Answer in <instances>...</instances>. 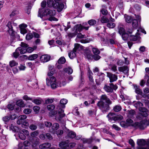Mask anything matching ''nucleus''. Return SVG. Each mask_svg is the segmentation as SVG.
Returning a JSON list of instances; mask_svg holds the SVG:
<instances>
[{
	"instance_id": "f257e3e1",
	"label": "nucleus",
	"mask_w": 149,
	"mask_h": 149,
	"mask_svg": "<svg viewBox=\"0 0 149 149\" xmlns=\"http://www.w3.org/2000/svg\"><path fill=\"white\" fill-rule=\"evenodd\" d=\"M21 47H18L15 50V52L13 53L14 57L17 58L20 54H23L26 52L31 53L37 48L36 46H34L33 47H28L29 45L26 44L22 42L20 44Z\"/></svg>"
},
{
	"instance_id": "f03ea898",
	"label": "nucleus",
	"mask_w": 149,
	"mask_h": 149,
	"mask_svg": "<svg viewBox=\"0 0 149 149\" xmlns=\"http://www.w3.org/2000/svg\"><path fill=\"white\" fill-rule=\"evenodd\" d=\"M67 103V100L65 99H61L60 101V104L57 107L56 112V115L55 118L57 120L63 123V126H65V122H62V118L65 116L64 113V110L62 108H64L65 105Z\"/></svg>"
},
{
	"instance_id": "7ed1b4c3",
	"label": "nucleus",
	"mask_w": 149,
	"mask_h": 149,
	"mask_svg": "<svg viewBox=\"0 0 149 149\" xmlns=\"http://www.w3.org/2000/svg\"><path fill=\"white\" fill-rule=\"evenodd\" d=\"M112 102L106 95H102L100 101L97 103V106L102 111H106L109 109V105Z\"/></svg>"
},
{
	"instance_id": "20e7f679",
	"label": "nucleus",
	"mask_w": 149,
	"mask_h": 149,
	"mask_svg": "<svg viewBox=\"0 0 149 149\" xmlns=\"http://www.w3.org/2000/svg\"><path fill=\"white\" fill-rule=\"evenodd\" d=\"M43 10V8L39 10L38 11V16L41 18L44 15L49 16L50 17L49 18V20L50 21H57L58 19L55 17H53L55 14V11L54 10H50L49 9L45 10L44 12L42 13L41 12Z\"/></svg>"
},
{
	"instance_id": "39448f33",
	"label": "nucleus",
	"mask_w": 149,
	"mask_h": 149,
	"mask_svg": "<svg viewBox=\"0 0 149 149\" xmlns=\"http://www.w3.org/2000/svg\"><path fill=\"white\" fill-rule=\"evenodd\" d=\"M38 134L39 133L37 131H35L31 134V138L30 139V141L31 146L33 147H36L39 143V139L36 137Z\"/></svg>"
},
{
	"instance_id": "423d86ee",
	"label": "nucleus",
	"mask_w": 149,
	"mask_h": 149,
	"mask_svg": "<svg viewBox=\"0 0 149 149\" xmlns=\"http://www.w3.org/2000/svg\"><path fill=\"white\" fill-rule=\"evenodd\" d=\"M46 80L47 85L48 86H50L52 88L55 89L58 86L56 79L54 76L51 77L49 79L47 78Z\"/></svg>"
},
{
	"instance_id": "0eeeda50",
	"label": "nucleus",
	"mask_w": 149,
	"mask_h": 149,
	"mask_svg": "<svg viewBox=\"0 0 149 149\" xmlns=\"http://www.w3.org/2000/svg\"><path fill=\"white\" fill-rule=\"evenodd\" d=\"M6 26L8 28V33L11 36L13 37L15 35V32L13 29V26H17V24L14 22H9Z\"/></svg>"
},
{
	"instance_id": "6e6552de",
	"label": "nucleus",
	"mask_w": 149,
	"mask_h": 149,
	"mask_svg": "<svg viewBox=\"0 0 149 149\" xmlns=\"http://www.w3.org/2000/svg\"><path fill=\"white\" fill-rule=\"evenodd\" d=\"M89 26H84L81 24H77L75 25L72 29V31L73 32H75L76 33H78V32H81L83 29H85L86 30L88 29Z\"/></svg>"
},
{
	"instance_id": "1a4fd4ad",
	"label": "nucleus",
	"mask_w": 149,
	"mask_h": 149,
	"mask_svg": "<svg viewBox=\"0 0 149 149\" xmlns=\"http://www.w3.org/2000/svg\"><path fill=\"white\" fill-rule=\"evenodd\" d=\"M117 88V86L114 85L112 83H111L109 84V85H105L104 87V89L107 92L110 93H112L113 90H116Z\"/></svg>"
},
{
	"instance_id": "9d476101",
	"label": "nucleus",
	"mask_w": 149,
	"mask_h": 149,
	"mask_svg": "<svg viewBox=\"0 0 149 149\" xmlns=\"http://www.w3.org/2000/svg\"><path fill=\"white\" fill-rule=\"evenodd\" d=\"M107 76L109 79L111 83L116 81L118 79V76L110 72H107Z\"/></svg>"
},
{
	"instance_id": "9b49d317",
	"label": "nucleus",
	"mask_w": 149,
	"mask_h": 149,
	"mask_svg": "<svg viewBox=\"0 0 149 149\" xmlns=\"http://www.w3.org/2000/svg\"><path fill=\"white\" fill-rule=\"evenodd\" d=\"M135 15V17L137 19H133L132 21V27L134 28H136L138 26V22L137 20H138L139 22H140L141 17L139 15Z\"/></svg>"
},
{
	"instance_id": "f8f14e48",
	"label": "nucleus",
	"mask_w": 149,
	"mask_h": 149,
	"mask_svg": "<svg viewBox=\"0 0 149 149\" xmlns=\"http://www.w3.org/2000/svg\"><path fill=\"white\" fill-rule=\"evenodd\" d=\"M93 141H95L99 142L100 140L99 139H96L95 137H91L89 139H83L82 140L83 142L84 143H87L88 144L91 143Z\"/></svg>"
},
{
	"instance_id": "ddd939ff",
	"label": "nucleus",
	"mask_w": 149,
	"mask_h": 149,
	"mask_svg": "<svg viewBox=\"0 0 149 149\" xmlns=\"http://www.w3.org/2000/svg\"><path fill=\"white\" fill-rule=\"evenodd\" d=\"M64 5L63 3H55L54 5V8L57 9L58 12H61L64 8Z\"/></svg>"
},
{
	"instance_id": "4468645a",
	"label": "nucleus",
	"mask_w": 149,
	"mask_h": 149,
	"mask_svg": "<svg viewBox=\"0 0 149 149\" xmlns=\"http://www.w3.org/2000/svg\"><path fill=\"white\" fill-rule=\"evenodd\" d=\"M59 146L62 148L69 149V142L68 141H62L59 144Z\"/></svg>"
},
{
	"instance_id": "2eb2a0df",
	"label": "nucleus",
	"mask_w": 149,
	"mask_h": 149,
	"mask_svg": "<svg viewBox=\"0 0 149 149\" xmlns=\"http://www.w3.org/2000/svg\"><path fill=\"white\" fill-rule=\"evenodd\" d=\"M59 125L58 123H54L52 125L51 129H50V131L53 133H55L56 130L59 128Z\"/></svg>"
},
{
	"instance_id": "dca6fc26",
	"label": "nucleus",
	"mask_w": 149,
	"mask_h": 149,
	"mask_svg": "<svg viewBox=\"0 0 149 149\" xmlns=\"http://www.w3.org/2000/svg\"><path fill=\"white\" fill-rule=\"evenodd\" d=\"M148 140H149V139L148 140L147 142H146L143 139H138L137 143L139 146H143L146 144L148 147H149V145L148 143Z\"/></svg>"
},
{
	"instance_id": "f3484780",
	"label": "nucleus",
	"mask_w": 149,
	"mask_h": 149,
	"mask_svg": "<svg viewBox=\"0 0 149 149\" xmlns=\"http://www.w3.org/2000/svg\"><path fill=\"white\" fill-rule=\"evenodd\" d=\"M140 112V114L143 117H146L148 116V110L143 107H140L139 109Z\"/></svg>"
},
{
	"instance_id": "a211bd4d",
	"label": "nucleus",
	"mask_w": 149,
	"mask_h": 149,
	"mask_svg": "<svg viewBox=\"0 0 149 149\" xmlns=\"http://www.w3.org/2000/svg\"><path fill=\"white\" fill-rule=\"evenodd\" d=\"M50 58V56L45 54L42 55L40 58V61L42 62H46L48 61Z\"/></svg>"
},
{
	"instance_id": "6ab92c4d",
	"label": "nucleus",
	"mask_w": 149,
	"mask_h": 149,
	"mask_svg": "<svg viewBox=\"0 0 149 149\" xmlns=\"http://www.w3.org/2000/svg\"><path fill=\"white\" fill-rule=\"evenodd\" d=\"M118 33L121 35L125 33V30L123 27V24L121 23H119L118 26Z\"/></svg>"
},
{
	"instance_id": "aec40b11",
	"label": "nucleus",
	"mask_w": 149,
	"mask_h": 149,
	"mask_svg": "<svg viewBox=\"0 0 149 149\" xmlns=\"http://www.w3.org/2000/svg\"><path fill=\"white\" fill-rule=\"evenodd\" d=\"M118 70L119 71L123 72L125 74H127L129 70L128 67L125 66L118 67Z\"/></svg>"
},
{
	"instance_id": "412c9836",
	"label": "nucleus",
	"mask_w": 149,
	"mask_h": 149,
	"mask_svg": "<svg viewBox=\"0 0 149 149\" xmlns=\"http://www.w3.org/2000/svg\"><path fill=\"white\" fill-rule=\"evenodd\" d=\"M26 118V116L25 115H23L20 116L18 118L17 121V123L18 124H23L24 121L25 119Z\"/></svg>"
},
{
	"instance_id": "4be33fe9",
	"label": "nucleus",
	"mask_w": 149,
	"mask_h": 149,
	"mask_svg": "<svg viewBox=\"0 0 149 149\" xmlns=\"http://www.w3.org/2000/svg\"><path fill=\"white\" fill-rule=\"evenodd\" d=\"M51 146V143H46L39 146V148L40 149L48 148H50Z\"/></svg>"
},
{
	"instance_id": "5701e85b",
	"label": "nucleus",
	"mask_w": 149,
	"mask_h": 149,
	"mask_svg": "<svg viewBox=\"0 0 149 149\" xmlns=\"http://www.w3.org/2000/svg\"><path fill=\"white\" fill-rule=\"evenodd\" d=\"M146 122L145 120H142L139 123H138V126L140 129L143 130L146 127Z\"/></svg>"
},
{
	"instance_id": "b1692460",
	"label": "nucleus",
	"mask_w": 149,
	"mask_h": 149,
	"mask_svg": "<svg viewBox=\"0 0 149 149\" xmlns=\"http://www.w3.org/2000/svg\"><path fill=\"white\" fill-rule=\"evenodd\" d=\"M134 87L135 89V92L136 93L140 95L142 94V91L140 88L139 86H138L136 85H134Z\"/></svg>"
},
{
	"instance_id": "393cba45",
	"label": "nucleus",
	"mask_w": 149,
	"mask_h": 149,
	"mask_svg": "<svg viewBox=\"0 0 149 149\" xmlns=\"http://www.w3.org/2000/svg\"><path fill=\"white\" fill-rule=\"evenodd\" d=\"M64 71L68 73L69 74H71L73 72V70L72 68L70 66L65 68L63 69Z\"/></svg>"
},
{
	"instance_id": "a878e982",
	"label": "nucleus",
	"mask_w": 149,
	"mask_h": 149,
	"mask_svg": "<svg viewBox=\"0 0 149 149\" xmlns=\"http://www.w3.org/2000/svg\"><path fill=\"white\" fill-rule=\"evenodd\" d=\"M106 7L105 5H103L102 6V8L100 12L102 14L104 15H106L108 13V12L106 9Z\"/></svg>"
},
{
	"instance_id": "bb28decb",
	"label": "nucleus",
	"mask_w": 149,
	"mask_h": 149,
	"mask_svg": "<svg viewBox=\"0 0 149 149\" xmlns=\"http://www.w3.org/2000/svg\"><path fill=\"white\" fill-rule=\"evenodd\" d=\"M116 115L114 113H111L107 115V117L109 120H114Z\"/></svg>"
},
{
	"instance_id": "cd10ccee",
	"label": "nucleus",
	"mask_w": 149,
	"mask_h": 149,
	"mask_svg": "<svg viewBox=\"0 0 149 149\" xmlns=\"http://www.w3.org/2000/svg\"><path fill=\"white\" fill-rule=\"evenodd\" d=\"M76 52L73 49L68 53V56L70 59H72L76 56Z\"/></svg>"
},
{
	"instance_id": "c85d7f7f",
	"label": "nucleus",
	"mask_w": 149,
	"mask_h": 149,
	"mask_svg": "<svg viewBox=\"0 0 149 149\" xmlns=\"http://www.w3.org/2000/svg\"><path fill=\"white\" fill-rule=\"evenodd\" d=\"M38 55L37 54H34L30 55L28 57V60L30 61H33L38 58Z\"/></svg>"
},
{
	"instance_id": "c756f323",
	"label": "nucleus",
	"mask_w": 149,
	"mask_h": 149,
	"mask_svg": "<svg viewBox=\"0 0 149 149\" xmlns=\"http://www.w3.org/2000/svg\"><path fill=\"white\" fill-rule=\"evenodd\" d=\"M16 104L20 107H23L25 106L23 101L22 100H20L17 101L16 102Z\"/></svg>"
},
{
	"instance_id": "7c9ffc66",
	"label": "nucleus",
	"mask_w": 149,
	"mask_h": 149,
	"mask_svg": "<svg viewBox=\"0 0 149 149\" xmlns=\"http://www.w3.org/2000/svg\"><path fill=\"white\" fill-rule=\"evenodd\" d=\"M66 62V59L64 57L62 56L60 57L58 61V63L59 64H63Z\"/></svg>"
},
{
	"instance_id": "2f4dec72",
	"label": "nucleus",
	"mask_w": 149,
	"mask_h": 149,
	"mask_svg": "<svg viewBox=\"0 0 149 149\" xmlns=\"http://www.w3.org/2000/svg\"><path fill=\"white\" fill-rule=\"evenodd\" d=\"M67 135L68 137L72 139L75 138L76 136V134L74 132L70 131L68 133Z\"/></svg>"
},
{
	"instance_id": "473e14b6",
	"label": "nucleus",
	"mask_w": 149,
	"mask_h": 149,
	"mask_svg": "<svg viewBox=\"0 0 149 149\" xmlns=\"http://www.w3.org/2000/svg\"><path fill=\"white\" fill-rule=\"evenodd\" d=\"M124 17L125 18L126 21L128 23H130L133 20L131 17L126 15H124Z\"/></svg>"
},
{
	"instance_id": "72a5a7b5",
	"label": "nucleus",
	"mask_w": 149,
	"mask_h": 149,
	"mask_svg": "<svg viewBox=\"0 0 149 149\" xmlns=\"http://www.w3.org/2000/svg\"><path fill=\"white\" fill-rule=\"evenodd\" d=\"M10 130L15 132H18L19 131V129L18 127L14 126L12 124L10 125Z\"/></svg>"
},
{
	"instance_id": "f704fd0d",
	"label": "nucleus",
	"mask_w": 149,
	"mask_h": 149,
	"mask_svg": "<svg viewBox=\"0 0 149 149\" xmlns=\"http://www.w3.org/2000/svg\"><path fill=\"white\" fill-rule=\"evenodd\" d=\"M88 23L90 26H92L95 25L96 24L97 21L95 19H91L88 21Z\"/></svg>"
},
{
	"instance_id": "c9c22d12",
	"label": "nucleus",
	"mask_w": 149,
	"mask_h": 149,
	"mask_svg": "<svg viewBox=\"0 0 149 149\" xmlns=\"http://www.w3.org/2000/svg\"><path fill=\"white\" fill-rule=\"evenodd\" d=\"M122 109L121 107L119 105H115L113 107V110L115 112L120 111Z\"/></svg>"
},
{
	"instance_id": "e433bc0d",
	"label": "nucleus",
	"mask_w": 149,
	"mask_h": 149,
	"mask_svg": "<svg viewBox=\"0 0 149 149\" xmlns=\"http://www.w3.org/2000/svg\"><path fill=\"white\" fill-rule=\"evenodd\" d=\"M55 3L54 1L52 0H48L47 1V4L48 6L49 7H53L54 8V5Z\"/></svg>"
},
{
	"instance_id": "4c0bfd02",
	"label": "nucleus",
	"mask_w": 149,
	"mask_h": 149,
	"mask_svg": "<svg viewBox=\"0 0 149 149\" xmlns=\"http://www.w3.org/2000/svg\"><path fill=\"white\" fill-rule=\"evenodd\" d=\"M117 66L115 65H112L111 66V70L114 72H116V74H119L118 72H116L117 70Z\"/></svg>"
},
{
	"instance_id": "58836bf2",
	"label": "nucleus",
	"mask_w": 149,
	"mask_h": 149,
	"mask_svg": "<svg viewBox=\"0 0 149 149\" xmlns=\"http://www.w3.org/2000/svg\"><path fill=\"white\" fill-rule=\"evenodd\" d=\"M100 21L102 23H104L108 22L109 20L105 16H103L101 17Z\"/></svg>"
},
{
	"instance_id": "ea45409f",
	"label": "nucleus",
	"mask_w": 149,
	"mask_h": 149,
	"mask_svg": "<svg viewBox=\"0 0 149 149\" xmlns=\"http://www.w3.org/2000/svg\"><path fill=\"white\" fill-rule=\"evenodd\" d=\"M132 120L128 118L126 120V123L127 127L132 126Z\"/></svg>"
},
{
	"instance_id": "a19ab883",
	"label": "nucleus",
	"mask_w": 149,
	"mask_h": 149,
	"mask_svg": "<svg viewBox=\"0 0 149 149\" xmlns=\"http://www.w3.org/2000/svg\"><path fill=\"white\" fill-rule=\"evenodd\" d=\"M116 25L115 23L109 22L107 23V26L110 28H113Z\"/></svg>"
},
{
	"instance_id": "79ce46f5",
	"label": "nucleus",
	"mask_w": 149,
	"mask_h": 149,
	"mask_svg": "<svg viewBox=\"0 0 149 149\" xmlns=\"http://www.w3.org/2000/svg\"><path fill=\"white\" fill-rule=\"evenodd\" d=\"M30 121V120L27 119L22 124V127H23V126H24L25 127H28L29 125V123Z\"/></svg>"
},
{
	"instance_id": "37998d69",
	"label": "nucleus",
	"mask_w": 149,
	"mask_h": 149,
	"mask_svg": "<svg viewBox=\"0 0 149 149\" xmlns=\"http://www.w3.org/2000/svg\"><path fill=\"white\" fill-rule=\"evenodd\" d=\"M10 65L11 67H13L17 65L18 63L14 61H10Z\"/></svg>"
},
{
	"instance_id": "c03bdc74",
	"label": "nucleus",
	"mask_w": 149,
	"mask_h": 149,
	"mask_svg": "<svg viewBox=\"0 0 149 149\" xmlns=\"http://www.w3.org/2000/svg\"><path fill=\"white\" fill-rule=\"evenodd\" d=\"M92 74L93 73L92 72H90V71L88 72V75L89 80L91 82H93L94 81L92 76Z\"/></svg>"
},
{
	"instance_id": "a18cd8bd",
	"label": "nucleus",
	"mask_w": 149,
	"mask_h": 149,
	"mask_svg": "<svg viewBox=\"0 0 149 149\" xmlns=\"http://www.w3.org/2000/svg\"><path fill=\"white\" fill-rule=\"evenodd\" d=\"M146 74L145 76V79L148 78L149 77V68H145Z\"/></svg>"
},
{
	"instance_id": "49530a36",
	"label": "nucleus",
	"mask_w": 149,
	"mask_h": 149,
	"mask_svg": "<svg viewBox=\"0 0 149 149\" xmlns=\"http://www.w3.org/2000/svg\"><path fill=\"white\" fill-rule=\"evenodd\" d=\"M55 107V106L53 104H50L47 106V109L50 111L53 110L54 109Z\"/></svg>"
},
{
	"instance_id": "de8ad7c7",
	"label": "nucleus",
	"mask_w": 149,
	"mask_h": 149,
	"mask_svg": "<svg viewBox=\"0 0 149 149\" xmlns=\"http://www.w3.org/2000/svg\"><path fill=\"white\" fill-rule=\"evenodd\" d=\"M123 118V117L120 115H116L114 121H119L121 120Z\"/></svg>"
},
{
	"instance_id": "09e8293b",
	"label": "nucleus",
	"mask_w": 149,
	"mask_h": 149,
	"mask_svg": "<svg viewBox=\"0 0 149 149\" xmlns=\"http://www.w3.org/2000/svg\"><path fill=\"white\" fill-rule=\"evenodd\" d=\"M18 136L19 138L22 140H24L26 138L25 135L22 132H20L19 133Z\"/></svg>"
},
{
	"instance_id": "8fccbe9b",
	"label": "nucleus",
	"mask_w": 149,
	"mask_h": 149,
	"mask_svg": "<svg viewBox=\"0 0 149 149\" xmlns=\"http://www.w3.org/2000/svg\"><path fill=\"white\" fill-rule=\"evenodd\" d=\"M121 36L123 39L124 40H127L129 36L128 35L125 33L121 35Z\"/></svg>"
},
{
	"instance_id": "3c124183",
	"label": "nucleus",
	"mask_w": 149,
	"mask_h": 149,
	"mask_svg": "<svg viewBox=\"0 0 149 149\" xmlns=\"http://www.w3.org/2000/svg\"><path fill=\"white\" fill-rule=\"evenodd\" d=\"M31 101L37 104H40L41 103V101L40 100L38 99L34 100H33L32 99V100Z\"/></svg>"
},
{
	"instance_id": "603ef678",
	"label": "nucleus",
	"mask_w": 149,
	"mask_h": 149,
	"mask_svg": "<svg viewBox=\"0 0 149 149\" xmlns=\"http://www.w3.org/2000/svg\"><path fill=\"white\" fill-rule=\"evenodd\" d=\"M54 101V99L52 98L51 99L48 98L45 101V103L46 104L52 103Z\"/></svg>"
},
{
	"instance_id": "864d4df0",
	"label": "nucleus",
	"mask_w": 149,
	"mask_h": 149,
	"mask_svg": "<svg viewBox=\"0 0 149 149\" xmlns=\"http://www.w3.org/2000/svg\"><path fill=\"white\" fill-rule=\"evenodd\" d=\"M135 112L134 111L132 110L128 111V116L130 118H132Z\"/></svg>"
},
{
	"instance_id": "5fc2aeb1",
	"label": "nucleus",
	"mask_w": 149,
	"mask_h": 149,
	"mask_svg": "<svg viewBox=\"0 0 149 149\" xmlns=\"http://www.w3.org/2000/svg\"><path fill=\"white\" fill-rule=\"evenodd\" d=\"M40 108V107L38 106H35L33 107V109L34 112L37 113L39 112Z\"/></svg>"
},
{
	"instance_id": "6e6d98bb",
	"label": "nucleus",
	"mask_w": 149,
	"mask_h": 149,
	"mask_svg": "<svg viewBox=\"0 0 149 149\" xmlns=\"http://www.w3.org/2000/svg\"><path fill=\"white\" fill-rule=\"evenodd\" d=\"M32 110L30 109H25L24 110V113L26 114H29L31 112Z\"/></svg>"
},
{
	"instance_id": "4d7b16f0",
	"label": "nucleus",
	"mask_w": 149,
	"mask_h": 149,
	"mask_svg": "<svg viewBox=\"0 0 149 149\" xmlns=\"http://www.w3.org/2000/svg\"><path fill=\"white\" fill-rule=\"evenodd\" d=\"M92 52L94 54H99L100 53V51L98 49L95 48H94L92 49Z\"/></svg>"
},
{
	"instance_id": "13d9d810",
	"label": "nucleus",
	"mask_w": 149,
	"mask_h": 149,
	"mask_svg": "<svg viewBox=\"0 0 149 149\" xmlns=\"http://www.w3.org/2000/svg\"><path fill=\"white\" fill-rule=\"evenodd\" d=\"M70 27V23L68 22V24L67 25V26H65L64 25H63L61 26V28H64L65 31H66L69 29Z\"/></svg>"
},
{
	"instance_id": "bf43d9fd",
	"label": "nucleus",
	"mask_w": 149,
	"mask_h": 149,
	"mask_svg": "<svg viewBox=\"0 0 149 149\" xmlns=\"http://www.w3.org/2000/svg\"><path fill=\"white\" fill-rule=\"evenodd\" d=\"M33 38V35L31 33H28L26 36V39L27 40H30Z\"/></svg>"
},
{
	"instance_id": "052dcab7",
	"label": "nucleus",
	"mask_w": 149,
	"mask_h": 149,
	"mask_svg": "<svg viewBox=\"0 0 149 149\" xmlns=\"http://www.w3.org/2000/svg\"><path fill=\"white\" fill-rule=\"evenodd\" d=\"M20 58L22 61H24L27 59H28V57L26 55H23L20 57Z\"/></svg>"
},
{
	"instance_id": "680f3d73",
	"label": "nucleus",
	"mask_w": 149,
	"mask_h": 149,
	"mask_svg": "<svg viewBox=\"0 0 149 149\" xmlns=\"http://www.w3.org/2000/svg\"><path fill=\"white\" fill-rule=\"evenodd\" d=\"M85 56L88 59H91L93 58V55L90 52H88L85 55Z\"/></svg>"
},
{
	"instance_id": "e2e57ef3",
	"label": "nucleus",
	"mask_w": 149,
	"mask_h": 149,
	"mask_svg": "<svg viewBox=\"0 0 149 149\" xmlns=\"http://www.w3.org/2000/svg\"><path fill=\"white\" fill-rule=\"evenodd\" d=\"M37 125L34 124H31L29 126L30 129L32 130H35L37 129Z\"/></svg>"
},
{
	"instance_id": "0e129e2a",
	"label": "nucleus",
	"mask_w": 149,
	"mask_h": 149,
	"mask_svg": "<svg viewBox=\"0 0 149 149\" xmlns=\"http://www.w3.org/2000/svg\"><path fill=\"white\" fill-rule=\"evenodd\" d=\"M120 124L123 127L126 128L127 127L126 122L125 121H121L120 123Z\"/></svg>"
},
{
	"instance_id": "69168bd1",
	"label": "nucleus",
	"mask_w": 149,
	"mask_h": 149,
	"mask_svg": "<svg viewBox=\"0 0 149 149\" xmlns=\"http://www.w3.org/2000/svg\"><path fill=\"white\" fill-rule=\"evenodd\" d=\"M44 124L46 127L49 128L52 125V123L49 122H45Z\"/></svg>"
},
{
	"instance_id": "338daca9",
	"label": "nucleus",
	"mask_w": 149,
	"mask_h": 149,
	"mask_svg": "<svg viewBox=\"0 0 149 149\" xmlns=\"http://www.w3.org/2000/svg\"><path fill=\"white\" fill-rule=\"evenodd\" d=\"M143 104L142 103L140 102H137L134 104V106L137 108L142 105Z\"/></svg>"
},
{
	"instance_id": "774afa93",
	"label": "nucleus",
	"mask_w": 149,
	"mask_h": 149,
	"mask_svg": "<svg viewBox=\"0 0 149 149\" xmlns=\"http://www.w3.org/2000/svg\"><path fill=\"white\" fill-rule=\"evenodd\" d=\"M98 54H95L93 55V58L96 61L99 60L101 58L100 56Z\"/></svg>"
}]
</instances>
